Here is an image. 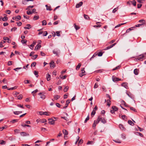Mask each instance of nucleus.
Segmentation results:
<instances>
[{"label": "nucleus", "instance_id": "f257e3e1", "mask_svg": "<svg viewBox=\"0 0 146 146\" xmlns=\"http://www.w3.org/2000/svg\"><path fill=\"white\" fill-rule=\"evenodd\" d=\"M146 58V53L140 55L139 57L135 59L137 61H143Z\"/></svg>", "mask_w": 146, "mask_h": 146}, {"label": "nucleus", "instance_id": "f03ea898", "mask_svg": "<svg viewBox=\"0 0 146 146\" xmlns=\"http://www.w3.org/2000/svg\"><path fill=\"white\" fill-rule=\"evenodd\" d=\"M97 121V123H98L100 121H101V122L104 124L106 123L107 122L106 120L104 118L101 117L100 116H99L98 118Z\"/></svg>", "mask_w": 146, "mask_h": 146}, {"label": "nucleus", "instance_id": "7ed1b4c3", "mask_svg": "<svg viewBox=\"0 0 146 146\" xmlns=\"http://www.w3.org/2000/svg\"><path fill=\"white\" fill-rule=\"evenodd\" d=\"M44 94V92H42L39 93L38 95L40 96V97L41 99L43 100H44L45 98V96Z\"/></svg>", "mask_w": 146, "mask_h": 146}, {"label": "nucleus", "instance_id": "20e7f679", "mask_svg": "<svg viewBox=\"0 0 146 146\" xmlns=\"http://www.w3.org/2000/svg\"><path fill=\"white\" fill-rule=\"evenodd\" d=\"M113 81L114 82H115L119 80H120V79L119 78H116L114 76H113L112 77Z\"/></svg>", "mask_w": 146, "mask_h": 146}, {"label": "nucleus", "instance_id": "39448f33", "mask_svg": "<svg viewBox=\"0 0 146 146\" xmlns=\"http://www.w3.org/2000/svg\"><path fill=\"white\" fill-rule=\"evenodd\" d=\"M20 134L22 136H25L29 135V134L26 132H20Z\"/></svg>", "mask_w": 146, "mask_h": 146}, {"label": "nucleus", "instance_id": "423d86ee", "mask_svg": "<svg viewBox=\"0 0 146 146\" xmlns=\"http://www.w3.org/2000/svg\"><path fill=\"white\" fill-rule=\"evenodd\" d=\"M83 4V3L81 1L79 2L77 4L76 6V8H78L80 7Z\"/></svg>", "mask_w": 146, "mask_h": 146}, {"label": "nucleus", "instance_id": "0eeeda50", "mask_svg": "<svg viewBox=\"0 0 146 146\" xmlns=\"http://www.w3.org/2000/svg\"><path fill=\"white\" fill-rule=\"evenodd\" d=\"M139 70L137 69L136 68L134 70V73L135 75H138L139 74Z\"/></svg>", "mask_w": 146, "mask_h": 146}, {"label": "nucleus", "instance_id": "6e6552de", "mask_svg": "<svg viewBox=\"0 0 146 146\" xmlns=\"http://www.w3.org/2000/svg\"><path fill=\"white\" fill-rule=\"evenodd\" d=\"M127 83L123 82L121 84V86L126 89H127L128 88V86H127Z\"/></svg>", "mask_w": 146, "mask_h": 146}, {"label": "nucleus", "instance_id": "1a4fd4ad", "mask_svg": "<svg viewBox=\"0 0 146 146\" xmlns=\"http://www.w3.org/2000/svg\"><path fill=\"white\" fill-rule=\"evenodd\" d=\"M127 95L131 99H133L134 98L133 95L131 94L130 92H127Z\"/></svg>", "mask_w": 146, "mask_h": 146}, {"label": "nucleus", "instance_id": "9d476101", "mask_svg": "<svg viewBox=\"0 0 146 146\" xmlns=\"http://www.w3.org/2000/svg\"><path fill=\"white\" fill-rule=\"evenodd\" d=\"M50 67H52L53 68H54L55 67V63L53 61H52L50 63Z\"/></svg>", "mask_w": 146, "mask_h": 146}, {"label": "nucleus", "instance_id": "9b49d317", "mask_svg": "<svg viewBox=\"0 0 146 146\" xmlns=\"http://www.w3.org/2000/svg\"><path fill=\"white\" fill-rule=\"evenodd\" d=\"M116 44V43H114L112 44L110 46L106 47V49H107V50L110 49L114 46Z\"/></svg>", "mask_w": 146, "mask_h": 146}, {"label": "nucleus", "instance_id": "f8f14e48", "mask_svg": "<svg viewBox=\"0 0 146 146\" xmlns=\"http://www.w3.org/2000/svg\"><path fill=\"white\" fill-rule=\"evenodd\" d=\"M139 22L140 23H142L141 24H143V25H146L145 21L144 19H141L139 20Z\"/></svg>", "mask_w": 146, "mask_h": 146}, {"label": "nucleus", "instance_id": "ddd939ff", "mask_svg": "<svg viewBox=\"0 0 146 146\" xmlns=\"http://www.w3.org/2000/svg\"><path fill=\"white\" fill-rule=\"evenodd\" d=\"M41 47V46L39 44H38L36 45V47L35 48V50H37L40 48Z\"/></svg>", "mask_w": 146, "mask_h": 146}, {"label": "nucleus", "instance_id": "4468645a", "mask_svg": "<svg viewBox=\"0 0 146 146\" xmlns=\"http://www.w3.org/2000/svg\"><path fill=\"white\" fill-rule=\"evenodd\" d=\"M119 127L122 130H125V128L124 127L123 125L121 124H120L119 125Z\"/></svg>", "mask_w": 146, "mask_h": 146}, {"label": "nucleus", "instance_id": "2eb2a0df", "mask_svg": "<svg viewBox=\"0 0 146 146\" xmlns=\"http://www.w3.org/2000/svg\"><path fill=\"white\" fill-rule=\"evenodd\" d=\"M46 78L48 81L50 80V75L49 74H47Z\"/></svg>", "mask_w": 146, "mask_h": 146}, {"label": "nucleus", "instance_id": "dca6fc26", "mask_svg": "<svg viewBox=\"0 0 146 146\" xmlns=\"http://www.w3.org/2000/svg\"><path fill=\"white\" fill-rule=\"evenodd\" d=\"M15 97H17V99L19 100H21L23 96L22 94L19 95V96H16Z\"/></svg>", "mask_w": 146, "mask_h": 146}, {"label": "nucleus", "instance_id": "f3484780", "mask_svg": "<svg viewBox=\"0 0 146 146\" xmlns=\"http://www.w3.org/2000/svg\"><path fill=\"white\" fill-rule=\"evenodd\" d=\"M58 51H60L59 50H53V53L54 54H56V55H58Z\"/></svg>", "mask_w": 146, "mask_h": 146}, {"label": "nucleus", "instance_id": "a211bd4d", "mask_svg": "<svg viewBox=\"0 0 146 146\" xmlns=\"http://www.w3.org/2000/svg\"><path fill=\"white\" fill-rule=\"evenodd\" d=\"M133 28H135V27H131L127 29L126 31V33H129L133 29H132Z\"/></svg>", "mask_w": 146, "mask_h": 146}, {"label": "nucleus", "instance_id": "6ab92c4d", "mask_svg": "<svg viewBox=\"0 0 146 146\" xmlns=\"http://www.w3.org/2000/svg\"><path fill=\"white\" fill-rule=\"evenodd\" d=\"M111 108L115 111H117L118 109V108L115 106H113Z\"/></svg>", "mask_w": 146, "mask_h": 146}, {"label": "nucleus", "instance_id": "aec40b11", "mask_svg": "<svg viewBox=\"0 0 146 146\" xmlns=\"http://www.w3.org/2000/svg\"><path fill=\"white\" fill-rule=\"evenodd\" d=\"M84 18L86 19L87 20H90V18L88 15H87L86 14H84Z\"/></svg>", "mask_w": 146, "mask_h": 146}, {"label": "nucleus", "instance_id": "412c9836", "mask_svg": "<svg viewBox=\"0 0 146 146\" xmlns=\"http://www.w3.org/2000/svg\"><path fill=\"white\" fill-rule=\"evenodd\" d=\"M128 123L130 125L133 126L134 125V123L131 120H129L128 121Z\"/></svg>", "mask_w": 146, "mask_h": 146}, {"label": "nucleus", "instance_id": "4be33fe9", "mask_svg": "<svg viewBox=\"0 0 146 146\" xmlns=\"http://www.w3.org/2000/svg\"><path fill=\"white\" fill-rule=\"evenodd\" d=\"M36 44V42H33V43L32 44H31L30 46L32 47V48H31V49L33 50V47L34 46V45Z\"/></svg>", "mask_w": 146, "mask_h": 146}, {"label": "nucleus", "instance_id": "5701e85b", "mask_svg": "<svg viewBox=\"0 0 146 146\" xmlns=\"http://www.w3.org/2000/svg\"><path fill=\"white\" fill-rule=\"evenodd\" d=\"M97 120L96 121V120H94V123L93 125V127L94 128H95V127H96V124H98L97 123Z\"/></svg>", "mask_w": 146, "mask_h": 146}, {"label": "nucleus", "instance_id": "b1692460", "mask_svg": "<svg viewBox=\"0 0 146 146\" xmlns=\"http://www.w3.org/2000/svg\"><path fill=\"white\" fill-rule=\"evenodd\" d=\"M62 132L63 133L64 135H67L68 134V131L66 129H64L62 131Z\"/></svg>", "mask_w": 146, "mask_h": 146}, {"label": "nucleus", "instance_id": "393cba45", "mask_svg": "<svg viewBox=\"0 0 146 146\" xmlns=\"http://www.w3.org/2000/svg\"><path fill=\"white\" fill-rule=\"evenodd\" d=\"M39 17L38 15H35L33 17V20H36L38 19Z\"/></svg>", "mask_w": 146, "mask_h": 146}, {"label": "nucleus", "instance_id": "a878e982", "mask_svg": "<svg viewBox=\"0 0 146 146\" xmlns=\"http://www.w3.org/2000/svg\"><path fill=\"white\" fill-rule=\"evenodd\" d=\"M55 120H52V121H49L48 122V123L51 125H54V124Z\"/></svg>", "mask_w": 146, "mask_h": 146}, {"label": "nucleus", "instance_id": "bb28decb", "mask_svg": "<svg viewBox=\"0 0 146 146\" xmlns=\"http://www.w3.org/2000/svg\"><path fill=\"white\" fill-rule=\"evenodd\" d=\"M121 103L122 104H123L125 106L127 107H129V105H128L127 104H126L124 101L123 100L121 102Z\"/></svg>", "mask_w": 146, "mask_h": 146}, {"label": "nucleus", "instance_id": "cd10ccee", "mask_svg": "<svg viewBox=\"0 0 146 146\" xmlns=\"http://www.w3.org/2000/svg\"><path fill=\"white\" fill-rule=\"evenodd\" d=\"M111 101L110 100H107V105L108 106H110L111 104Z\"/></svg>", "mask_w": 146, "mask_h": 146}, {"label": "nucleus", "instance_id": "c85d7f7f", "mask_svg": "<svg viewBox=\"0 0 146 146\" xmlns=\"http://www.w3.org/2000/svg\"><path fill=\"white\" fill-rule=\"evenodd\" d=\"M81 65V64L80 63H79L78 64V65L76 67V70H78L80 68Z\"/></svg>", "mask_w": 146, "mask_h": 146}, {"label": "nucleus", "instance_id": "c756f323", "mask_svg": "<svg viewBox=\"0 0 146 146\" xmlns=\"http://www.w3.org/2000/svg\"><path fill=\"white\" fill-rule=\"evenodd\" d=\"M60 96H59L58 95H55L54 96V98L56 100H58V99L60 98Z\"/></svg>", "mask_w": 146, "mask_h": 146}, {"label": "nucleus", "instance_id": "7c9ffc66", "mask_svg": "<svg viewBox=\"0 0 146 146\" xmlns=\"http://www.w3.org/2000/svg\"><path fill=\"white\" fill-rule=\"evenodd\" d=\"M28 27H24V29H29L30 28L31 25L29 24H27L26 25Z\"/></svg>", "mask_w": 146, "mask_h": 146}, {"label": "nucleus", "instance_id": "2f4dec72", "mask_svg": "<svg viewBox=\"0 0 146 146\" xmlns=\"http://www.w3.org/2000/svg\"><path fill=\"white\" fill-rule=\"evenodd\" d=\"M46 10H47L51 11L52 9H51V7L50 6H48L47 5H46Z\"/></svg>", "mask_w": 146, "mask_h": 146}, {"label": "nucleus", "instance_id": "473e14b6", "mask_svg": "<svg viewBox=\"0 0 146 146\" xmlns=\"http://www.w3.org/2000/svg\"><path fill=\"white\" fill-rule=\"evenodd\" d=\"M113 141H114L115 142L118 143H121V141L119 140V139H117L116 140H113Z\"/></svg>", "mask_w": 146, "mask_h": 146}, {"label": "nucleus", "instance_id": "72a5a7b5", "mask_svg": "<svg viewBox=\"0 0 146 146\" xmlns=\"http://www.w3.org/2000/svg\"><path fill=\"white\" fill-rule=\"evenodd\" d=\"M9 139L11 141H12L13 140H14L15 139V137H14L12 136L10 137Z\"/></svg>", "mask_w": 146, "mask_h": 146}, {"label": "nucleus", "instance_id": "f704fd0d", "mask_svg": "<svg viewBox=\"0 0 146 146\" xmlns=\"http://www.w3.org/2000/svg\"><path fill=\"white\" fill-rule=\"evenodd\" d=\"M67 76L66 75H65L64 76H62V75H60V77L62 79H65L66 77H67Z\"/></svg>", "mask_w": 146, "mask_h": 146}, {"label": "nucleus", "instance_id": "c9c22d12", "mask_svg": "<svg viewBox=\"0 0 146 146\" xmlns=\"http://www.w3.org/2000/svg\"><path fill=\"white\" fill-rule=\"evenodd\" d=\"M89 115V114L88 116H87V117L86 118V119L84 121V123H86L87 122V121H88V120H89V119H90Z\"/></svg>", "mask_w": 146, "mask_h": 146}, {"label": "nucleus", "instance_id": "e433bc0d", "mask_svg": "<svg viewBox=\"0 0 146 146\" xmlns=\"http://www.w3.org/2000/svg\"><path fill=\"white\" fill-rule=\"evenodd\" d=\"M8 17H2V20L4 21H7L8 20Z\"/></svg>", "mask_w": 146, "mask_h": 146}, {"label": "nucleus", "instance_id": "4c0bfd02", "mask_svg": "<svg viewBox=\"0 0 146 146\" xmlns=\"http://www.w3.org/2000/svg\"><path fill=\"white\" fill-rule=\"evenodd\" d=\"M6 143V142L5 141L1 140L0 141V144L1 145H5Z\"/></svg>", "mask_w": 146, "mask_h": 146}, {"label": "nucleus", "instance_id": "58836bf2", "mask_svg": "<svg viewBox=\"0 0 146 146\" xmlns=\"http://www.w3.org/2000/svg\"><path fill=\"white\" fill-rule=\"evenodd\" d=\"M136 135H139L141 137H143V135L140 132H136Z\"/></svg>", "mask_w": 146, "mask_h": 146}, {"label": "nucleus", "instance_id": "ea45409f", "mask_svg": "<svg viewBox=\"0 0 146 146\" xmlns=\"http://www.w3.org/2000/svg\"><path fill=\"white\" fill-rule=\"evenodd\" d=\"M16 21H18L19 20H20L21 19V16L20 15H18L16 17Z\"/></svg>", "mask_w": 146, "mask_h": 146}, {"label": "nucleus", "instance_id": "a19ab883", "mask_svg": "<svg viewBox=\"0 0 146 146\" xmlns=\"http://www.w3.org/2000/svg\"><path fill=\"white\" fill-rule=\"evenodd\" d=\"M126 23H121V24H118V25H117L115 26V28H117V27H120L122 25H123L124 24H125Z\"/></svg>", "mask_w": 146, "mask_h": 146}, {"label": "nucleus", "instance_id": "79ce46f5", "mask_svg": "<svg viewBox=\"0 0 146 146\" xmlns=\"http://www.w3.org/2000/svg\"><path fill=\"white\" fill-rule=\"evenodd\" d=\"M69 87L68 86L66 87L64 89V92H67L68 90Z\"/></svg>", "mask_w": 146, "mask_h": 146}, {"label": "nucleus", "instance_id": "37998d69", "mask_svg": "<svg viewBox=\"0 0 146 146\" xmlns=\"http://www.w3.org/2000/svg\"><path fill=\"white\" fill-rule=\"evenodd\" d=\"M42 25H46V20H44L42 21Z\"/></svg>", "mask_w": 146, "mask_h": 146}, {"label": "nucleus", "instance_id": "c03bdc74", "mask_svg": "<svg viewBox=\"0 0 146 146\" xmlns=\"http://www.w3.org/2000/svg\"><path fill=\"white\" fill-rule=\"evenodd\" d=\"M96 111L93 110L92 111V112L91 113V115L92 117H93L95 115L96 113Z\"/></svg>", "mask_w": 146, "mask_h": 146}, {"label": "nucleus", "instance_id": "a18cd8bd", "mask_svg": "<svg viewBox=\"0 0 146 146\" xmlns=\"http://www.w3.org/2000/svg\"><path fill=\"white\" fill-rule=\"evenodd\" d=\"M74 25L75 28L76 30H78L80 28L78 26L76 25L75 24H74Z\"/></svg>", "mask_w": 146, "mask_h": 146}, {"label": "nucleus", "instance_id": "49530a36", "mask_svg": "<svg viewBox=\"0 0 146 146\" xmlns=\"http://www.w3.org/2000/svg\"><path fill=\"white\" fill-rule=\"evenodd\" d=\"M38 90L37 89H36L35 90H34V91H33L32 92V94H33V95L34 96H35V95H34V94L36 92H38Z\"/></svg>", "mask_w": 146, "mask_h": 146}, {"label": "nucleus", "instance_id": "de8ad7c7", "mask_svg": "<svg viewBox=\"0 0 146 146\" xmlns=\"http://www.w3.org/2000/svg\"><path fill=\"white\" fill-rule=\"evenodd\" d=\"M7 127V126L6 125H5L4 126V127H0V131H2L4 129H6Z\"/></svg>", "mask_w": 146, "mask_h": 146}, {"label": "nucleus", "instance_id": "09e8293b", "mask_svg": "<svg viewBox=\"0 0 146 146\" xmlns=\"http://www.w3.org/2000/svg\"><path fill=\"white\" fill-rule=\"evenodd\" d=\"M27 42V40L26 39L24 40H22L21 42L23 43V44H26Z\"/></svg>", "mask_w": 146, "mask_h": 146}, {"label": "nucleus", "instance_id": "8fccbe9b", "mask_svg": "<svg viewBox=\"0 0 146 146\" xmlns=\"http://www.w3.org/2000/svg\"><path fill=\"white\" fill-rule=\"evenodd\" d=\"M104 52H99L98 53V56H102V54H103V53Z\"/></svg>", "mask_w": 146, "mask_h": 146}, {"label": "nucleus", "instance_id": "3c124183", "mask_svg": "<svg viewBox=\"0 0 146 146\" xmlns=\"http://www.w3.org/2000/svg\"><path fill=\"white\" fill-rule=\"evenodd\" d=\"M130 108L131 110L133 111H134L135 112H137V110H136V109L132 107H130Z\"/></svg>", "mask_w": 146, "mask_h": 146}, {"label": "nucleus", "instance_id": "603ef678", "mask_svg": "<svg viewBox=\"0 0 146 146\" xmlns=\"http://www.w3.org/2000/svg\"><path fill=\"white\" fill-rule=\"evenodd\" d=\"M121 67L120 66H118L116 67L115 68L113 69V70H116L117 69H118L120 68Z\"/></svg>", "mask_w": 146, "mask_h": 146}, {"label": "nucleus", "instance_id": "864d4df0", "mask_svg": "<svg viewBox=\"0 0 146 146\" xmlns=\"http://www.w3.org/2000/svg\"><path fill=\"white\" fill-rule=\"evenodd\" d=\"M118 9V7H117L114 9L112 11V12L114 13H115L117 10Z\"/></svg>", "mask_w": 146, "mask_h": 146}, {"label": "nucleus", "instance_id": "5fc2aeb1", "mask_svg": "<svg viewBox=\"0 0 146 146\" xmlns=\"http://www.w3.org/2000/svg\"><path fill=\"white\" fill-rule=\"evenodd\" d=\"M17 121H18L17 119H13V120H12L10 122H11L13 123H14L16 122H17Z\"/></svg>", "mask_w": 146, "mask_h": 146}, {"label": "nucleus", "instance_id": "6e6d98bb", "mask_svg": "<svg viewBox=\"0 0 146 146\" xmlns=\"http://www.w3.org/2000/svg\"><path fill=\"white\" fill-rule=\"evenodd\" d=\"M83 143V141L82 139H81L79 141L78 143V145H79L80 144H81Z\"/></svg>", "mask_w": 146, "mask_h": 146}, {"label": "nucleus", "instance_id": "4d7b16f0", "mask_svg": "<svg viewBox=\"0 0 146 146\" xmlns=\"http://www.w3.org/2000/svg\"><path fill=\"white\" fill-rule=\"evenodd\" d=\"M21 126H23V127H25L26 126L29 127H31V126L30 125H26V124H24V125L22 124L21 125Z\"/></svg>", "mask_w": 146, "mask_h": 146}, {"label": "nucleus", "instance_id": "13d9d810", "mask_svg": "<svg viewBox=\"0 0 146 146\" xmlns=\"http://www.w3.org/2000/svg\"><path fill=\"white\" fill-rule=\"evenodd\" d=\"M131 3L134 6H135L136 5V2L135 0H133V1H132Z\"/></svg>", "mask_w": 146, "mask_h": 146}, {"label": "nucleus", "instance_id": "bf43d9fd", "mask_svg": "<svg viewBox=\"0 0 146 146\" xmlns=\"http://www.w3.org/2000/svg\"><path fill=\"white\" fill-rule=\"evenodd\" d=\"M121 137L123 139H125L126 138V136L125 134H123L121 135Z\"/></svg>", "mask_w": 146, "mask_h": 146}, {"label": "nucleus", "instance_id": "052dcab7", "mask_svg": "<svg viewBox=\"0 0 146 146\" xmlns=\"http://www.w3.org/2000/svg\"><path fill=\"white\" fill-rule=\"evenodd\" d=\"M142 25H143V24H140L136 25H135V27H139L141 26Z\"/></svg>", "mask_w": 146, "mask_h": 146}, {"label": "nucleus", "instance_id": "680f3d73", "mask_svg": "<svg viewBox=\"0 0 146 146\" xmlns=\"http://www.w3.org/2000/svg\"><path fill=\"white\" fill-rule=\"evenodd\" d=\"M121 117L122 118L123 120H126V119H127V118H126V116L125 115H122Z\"/></svg>", "mask_w": 146, "mask_h": 146}, {"label": "nucleus", "instance_id": "e2e57ef3", "mask_svg": "<svg viewBox=\"0 0 146 146\" xmlns=\"http://www.w3.org/2000/svg\"><path fill=\"white\" fill-rule=\"evenodd\" d=\"M101 26L100 25H95L93 26V27L95 28L100 27Z\"/></svg>", "mask_w": 146, "mask_h": 146}, {"label": "nucleus", "instance_id": "0e129e2a", "mask_svg": "<svg viewBox=\"0 0 146 146\" xmlns=\"http://www.w3.org/2000/svg\"><path fill=\"white\" fill-rule=\"evenodd\" d=\"M102 89L103 91L106 92L107 91L105 87L104 86H103L102 87Z\"/></svg>", "mask_w": 146, "mask_h": 146}, {"label": "nucleus", "instance_id": "69168bd1", "mask_svg": "<svg viewBox=\"0 0 146 146\" xmlns=\"http://www.w3.org/2000/svg\"><path fill=\"white\" fill-rule=\"evenodd\" d=\"M17 25L18 26H20L22 25V23L21 22H17Z\"/></svg>", "mask_w": 146, "mask_h": 146}, {"label": "nucleus", "instance_id": "338daca9", "mask_svg": "<svg viewBox=\"0 0 146 146\" xmlns=\"http://www.w3.org/2000/svg\"><path fill=\"white\" fill-rule=\"evenodd\" d=\"M14 131L15 133H19V129H16L14 130Z\"/></svg>", "mask_w": 146, "mask_h": 146}, {"label": "nucleus", "instance_id": "774afa93", "mask_svg": "<svg viewBox=\"0 0 146 146\" xmlns=\"http://www.w3.org/2000/svg\"><path fill=\"white\" fill-rule=\"evenodd\" d=\"M24 82L25 84H29V81L28 80H25L24 81Z\"/></svg>", "mask_w": 146, "mask_h": 146}]
</instances>
